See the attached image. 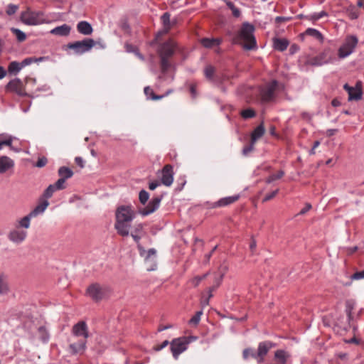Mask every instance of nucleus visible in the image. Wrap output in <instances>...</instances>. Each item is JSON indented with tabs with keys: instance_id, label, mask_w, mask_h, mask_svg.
<instances>
[{
	"instance_id": "f257e3e1",
	"label": "nucleus",
	"mask_w": 364,
	"mask_h": 364,
	"mask_svg": "<svg viewBox=\"0 0 364 364\" xmlns=\"http://www.w3.org/2000/svg\"><path fill=\"white\" fill-rule=\"evenodd\" d=\"M136 216L131 205H121L116 210V223L114 228L122 236L129 235L130 224Z\"/></svg>"
},
{
	"instance_id": "f03ea898",
	"label": "nucleus",
	"mask_w": 364,
	"mask_h": 364,
	"mask_svg": "<svg viewBox=\"0 0 364 364\" xmlns=\"http://www.w3.org/2000/svg\"><path fill=\"white\" fill-rule=\"evenodd\" d=\"M255 30V26L252 24L248 22L243 23L234 38V42L235 43H240V41H243L245 43L242 45V47L245 50H256L257 46L256 38L254 36Z\"/></svg>"
},
{
	"instance_id": "7ed1b4c3",
	"label": "nucleus",
	"mask_w": 364,
	"mask_h": 364,
	"mask_svg": "<svg viewBox=\"0 0 364 364\" xmlns=\"http://www.w3.org/2000/svg\"><path fill=\"white\" fill-rule=\"evenodd\" d=\"M177 49V44L172 40L163 43L159 50V55L160 58V68L163 74H166L171 68L172 63L170 58L174 55Z\"/></svg>"
},
{
	"instance_id": "20e7f679",
	"label": "nucleus",
	"mask_w": 364,
	"mask_h": 364,
	"mask_svg": "<svg viewBox=\"0 0 364 364\" xmlns=\"http://www.w3.org/2000/svg\"><path fill=\"white\" fill-rule=\"evenodd\" d=\"M110 293L111 289L108 286L99 283L91 284L86 290V294L95 302L107 299Z\"/></svg>"
},
{
	"instance_id": "39448f33",
	"label": "nucleus",
	"mask_w": 364,
	"mask_h": 364,
	"mask_svg": "<svg viewBox=\"0 0 364 364\" xmlns=\"http://www.w3.org/2000/svg\"><path fill=\"white\" fill-rule=\"evenodd\" d=\"M195 340H196V337L194 336H182L173 339L170 342L173 357L177 360L179 355L187 349L188 344Z\"/></svg>"
},
{
	"instance_id": "423d86ee",
	"label": "nucleus",
	"mask_w": 364,
	"mask_h": 364,
	"mask_svg": "<svg viewBox=\"0 0 364 364\" xmlns=\"http://www.w3.org/2000/svg\"><path fill=\"white\" fill-rule=\"evenodd\" d=\"M95 46V41L92 38H85L82 41H77L69 43L67 48L73 50L76 55H82L90 51Z\"/></svg>"
},
{
	"instance_id": "0eeeda50",
	"label": "nucleus",
	"mask_w": 364,
	"mask_h": 364,
	"mask_svg": "<svg viewBox=\"0 0 364 364\" xmlns=\"http://www.w3.org/2000/svg\"><path fill=\"white\" fill-rule=\"evenodd\" d=\"M355 306V301L353 299H348L346 301V318H342L338 319L336 322V325L344 331H348L351 326V321L353 320V310Z\"/></svg>"
},
{
	"instance_id": "6e6552de",
	"label": "nucleus",
	"mask_w": 364,
	"mask_h": 364,
	"mask_svg": "<svg viewBox=\"0 0 364 364\" xmlns=\"http://www.w3.org/2000/svg\"><path fill=\"white\" fill-rule=\"evenodd\" d=\"M358 40L355 36H347L344 43L339 48L338 55L340 58H345L350 55L355 50Z\"/></svg>"
},
{
	"instance_id": "1a4fd4ad",
	"label": "nucleus",
	"mask_w": 364,
	"mask_h": 364,
	"mask_svg": "<svg viewBox=\"0 0 364 364\" xmlns=\"http://www.w3.org/2000/svg\"><path fill=\"white\" fill-rule=\"evenodd\" d=\"M275 343L269 341L260 342L258 345L257 350H255L251 358L256 360L257 363H262L264 361V358L269 350L275 347Z\"/></svg>"
},
{
	"instance_id": "9d476101",
	"label": "nucleus",
	"mask_w": 364,
	"mask_h": 364,
	"mask_svg": "<svg viewBox=\"0 0 364 364\" xmlns=\"http://www.w3.org/2000/svg\"><path fill=\"white\" fill-rule=\"evenodd\" d=\"M335 58L330 49H325L323 52L310 58L308 63L313 66H321L324 64L333 63Z\"/></svg>"
},
{
	"instance_id": "9b49d317",
	"label": "nucleus",
	"mask_w": 364,
	"mask_h": 364,
	"mask_svg": "<svg viewBox=\"0 0 364 364\" xmlns=\"http://www.w3.org/2000/svg\"><path fill=\"white\" fill-rule=\"evenodd\" d=\"M278 86V81L276 80H272L267 83L264 87L260 90L261 100L264 102H269L272 101L274 97V92Z\"/></svg>"
},
{
	"instance_id": "f8f14e48",
	"label": "nucleus",
	"mask_w": 364,
	"mask_h": 364,
	"mask_svg": "<svg viewBox=\"0 0 364 364\" xmlns=\"http://www.w3.org/2000/svg\"><path fill=\"white\" fill-rule=\"evenodd\" d=\"M343 89L348 94V101H358L361 100L363 95L362 91V82L360 81H358L355 85V87H351L348 84L346 83L343 85Z\"/></svg>"
},
{
	"instance_id": "ddd939ff",
	"label": "nucleus",
	"mask_w": 364,
	"mask_h": 364,
	"mask_svg": "<svg viewBox=\"0 0 364 364\" xmlns=\"http://www.w3.org/2000/svg\"><path fill=\"white\" fill-rule=\"evenodd\" d=\"M162 198L163 195L152 198L146 206L139 209V213L142 216H146L154 213L159 208Z\"/></svg>"
},
{
	"instance_id": "4468645a",
	"label": "nucleus",
	"mask_w": 364,
	"mask_h": 364,
	"mask_svg": "<svg viewBox=\"0 0 364 364\" xmlns=\"http://www.w3.org/2000/svg\"><path fill=\"white\" fill-rule=\"evenodd\" d=\"M27 235L28 234L26 230L15 228L9 232L7 237L10 242L16 245H20L25 241L27 237Z\"/></svg>"
},
{
	"instance_id": "2eb2a0df",
	"label": "nucleus",
	"mask_w": 364,
	"mask_h": 364,
	"mask_svg": "<svg viewBox=\"0 0 364 364\" xmlns=\"http://www.w3.org/2000/svg\"><path fill=\"white\" fill-rule=\"evenodd\" d=\"M173 167L171 164H166L161 170V182L166 186H170L173 181Z\"/></svg>"
},
{
	"instance_id": "dca6fc26",
	"label": "nucleus",
	"mask_w": 364,
	"mask_h": 364,
	"mask_svg": "<svg viewBox=\"0 0 364 364\" xmlns=\"http://www.w3.org/2000/svg\"><path fill=\"white\" fill-rule=\"evenodd\" d=\"M72 334L75 337H82L81 339H85L89 336L87 326L85 321H80L75 324L72 328Z\"/></svg>"
},
{
	"instance_id": "f3484780",
	"label": "nucleus",
	"mask_w": 364,
	"mask_h": 364,
	"mask_svg": "<svg viewBox=\"0 0 364 364\" xmlns=\"http://www.w3.org/2000/svg\"><path fill=\"white\" fill-rule=\"evenodd\" d=\"M143 232V225L138 224L134 227V230L131 232V236L137 244V249L139 252V255H144L146 253V250L141 246L139 241L141 238V233Z\"/></svg>"
},
{
	"instance_id": "a211bd4d",
	"label": "nucleus",
	"mask_w": 364,
	"mask_h": 364,
	"mask_svg": "<svg viewBox=\"0 0 364 364\" xmlns=\"http://www.w3.org/2000/svg\"><path fill=\"white\" fill-rule=\"evenodd\" d=\"M6 89L16 92L19 96H25L26 93L24 91L22 81L19 78H15L9 82Z\"/></svg>"
},
{
	"instance_id": "6ab92c4d",
	"label": "nucleus",
	"mask_w": 364,
	"mask_h": 364,
	"mask_svg": "<svg viewBox=\"0 0 364 364\" xmlns=\"http://www.w3.org/2000/svg\"><path fill=\"white\" fill-rule=\"evenodd\" d=\"M21 21L26 25L34 26L40 23L38 14L31 11H24L21 14Z\"/></svg>"
},
{
	"instance_id": "aec40b11",
	"label": "nucleus",
	"mask_w": 364,
	"mask_h": 364,
	"mask_svg": "<svg viewBox=\"0 0 364 364\" xmlns=\"http://www.w3.org/2000/svg\"><path fill=\"white\" fill-rule=\"evenodd\" d=\"M87 341L80 339L77 342L71 343L69 345V350L72 355L82 354L86 349Z\"/></svg>"
},
{
	"instance_id": "412c9836",
	"label": "nucleus",
	"mask_w": 364,
	"mask_h": 364,
	"mask_svg": "<svg viewBox=\"0 0 364 364\" xmlns=\"http://www.w3.org/2000/svg\"><path fill=\"white\" fill-rule=\"evenodd\" d=\"M240 198V195H234L222 198L216 202L211 204L210 208H215L218 207H225L235 203Z\"/></svg>"
},
{
	"instance_id": "4be33fe9",
	"label": "nucleus",
	"mask_w": 364,
	"mask_h": 364,
	"mask_svg": "<svg viewBox=\"0 0 364 364\" xmlns=\"http://www.w3.org/2000/svg\"><path fill=\"white\" fill-rule=\"evenodd\" d=\"M77 31L80 34L89 36L92 33L93 28L92 25L89 22L86 21H81L78 22L77 24Z\"/></svg>"
},
{
	"instance_id": "5701e85b",
	"label": "nucleus",
	"mask_w": 364,
	"mask_h": 364,
	"mask_svg": "<svg viewBox=\"0 0 364 364\" xmlns=\"http://www.w3.org/2000/svg\"><path fill=\"white\" fill-rule=\"evenodd\" d=\"M14 166L12 159L6 156L0 157V173H4Z\"/></svg>"
},
{
	"instance_id": "b1692460",
	"label": "nucleus",
	"mask_w": 364,
	"mask_h": 364,
	"mask_svg": "<svg viewBox=\"0 0 364 364\" xmlns=\"http://www.w3.org/2000/svg\"><path fill=\"white\" fill-rule=\"evenodd\" d=\"M289 43L286 38H274L273 39V47L276 50L283 52L287 50Z\"/></svg>"
},
{
	"instance_id": "393cba45",
	"label": "nucleus",
	"mask_w": 364,
	"mask_h": 364,
	"mask_svg": "<svg viewBox=\"0 0 364 364\" xmlns=\"http://www.w3.org/2000/svg\"><path fill=\"white\" fill-rule=\"evenodd\" d=\"M71 27L67 24H63L60 26H57L50 31V33L53 35L59 36H67L70 34Z\"/></svg>"
},
{
	"instance_id": "a878e982",
	"label": "nucleus",
	"mask_w": 364,
	"mask_h": 364,
	"mask_svg": "<svg viewBox=\"0 0 364 364\" xmlns=\"http://www.w3.org/2000/svg\"><path fill=\"white\" fill-rule=\"evenodd\" d=\"M219 274L215 277V286H212L210 287V291H215L222 283L223 277L226 272H228V267L226 265H221L218 269Z\"/></svg>"
},
{
	"instance_id": "bb28decb",
	"label": "nucleus",
	"mask_w": 364,
	"mask_h": 364,
	"mask_svg": "<svg viewBox=\"0 0 364 364\" xmlns=\"http://www.w3.org/2000/svg\"><path fill=\"white\" fill-rule=\"evenodd\" d=\"M49 205L48 200H42L38 205L35 207L29 213L33 218L42 214Z\"/></svg>"
},
{
	"instance_id": "cd10ccee",
	"label": "nucleus",
	"mask_w": 364,
	"mask_h": 364,
	"mask_svg": "<svg viewBox=\"0 0 364 364\" xmlns=\"http://www.w3.org/2000/svg\"><path fill=\"white\" fill-rule=\"evenodd\" d=\"M171 15L168 12H165L161 17L163 23V30L160 33H167L172 27V23L170 20Z\"/></svg>"
},
{
	"instance_id": "c85d7f7f",
	"label": "nucleus",
	"mask_w": 364,
	"mask_h": 364,
	"mask_svg": "<svg viewBox=\"0 0 364 364\" xmlns=\"http://www.w3.org/2000/svg\"><path fill=\"white\" fill-rule=\"evenodd\" d=\"M265 133V128L263 125V123H261L258 125L252 132L251 134V141H252V144H255V142L261 138Z\"/></svg>"
},
{
	"instance_id": "c756f323",
	"label": "nucleus",
	"mask_w": 364,
	"mask_h": 364,
	"mask_svg": "<svg viewBox=\"0 0 364 364\" xmlns=\"http://www.w3.org/2000/svg\"><path fill=\"white\" fill-rule=\"evenodd\" d=\"M9 292L8 277L4 273L0 274V295H6Z\"/></svg>"
},
{
	"instance_id": "7c9ffc66",
	"label": "nucleus",
	"mask_w": 364,
	"mask_h": 364,
	"mask_svg": "<svg viewBox=\"0 0 364 364\" xmlns=\"http://www.w3.org/2000/svg\"><path fill=\"white\" fill-rule=\"evenodd\" d=\"M215 73V69L211 65H208L205 66V68H204V75H205V78L212 82H216Z\"/></svg>"
},
{
	"instance_id": "2f4dec72",
	"label": "nucleus",
	"mask_w": 364,
	"mask_h": 364,
	"mask_svg": "<svg viewBox=\"0 0 364 364\" xmlns=\"http://www.w3.org/2000/svg\"><path fill=\"white\" fill-rule=\"evenodd\" d=\"M38 335L39 339L43 343H46L49 341L50 333L45 326H42L38 328Z\"/></svg>"
},
{
	"instance_id": "473e14b6",
	"label": "nucleus",
	"mask_w": 364,
	"mask_h": 364,
	"mask_svg": "<svg viewBox=\"0 0 364 364\" xmlns=\"http://www.w3.org/2000/svg\"><path fill=\"white\" fill-rule=\"evenodd\" d=\"M221 43V40L219 38H205L201 40L202 45L205 48H213L216 46H219Z\"/></svg>"
},
{
	"instance_id": "72a5a7b5",
	"label": "nucleus",
	"mask_w": 364,
	"mask_h": 364,
	"mask_svg": "<svg viewBox=\"0 0 364 364\" xmlns=\"http://www.w3.org/2000/svg\"><path fill=\"white\" fill-rule=\"evenodd\" d=\"M144 92L147 100H159L164 97V95H156L153 90L149 86L145 87L144 89Z\"/></svg>"
},
{
	"instance_id": "f704fd0d",
	"label": "nucleus",
	"mask_w": 364,
	"mask_h": 364,
	"mask_svg": "<svg viewBox=\"0 0 364 364\" xmlns=\"http://www.w3.org/2000/svg\"><path fill=\"white\" fill-rule=\"evenodd\" d=\"M23 68L21 67V63L17 61H12L9 63L8 66V72L11 75H16L20 70Z\"/></svg>"
},
{
	"instance_id": "c9c22d12",
	"label": "nucleus",
	"mask_w": 364,
	"mask_h": 364,
	"mask_svg": "<svg viewBox=\"0 0 364 364\" xmlns=\"http://www.w3.org/2000/svg\"><path fill=\"white\" fill-rule=\"evenodd\" d=\"M58 173L60 178L68 179L73 176V171L67 166H61L58 171Z\"/></svg>"
},
{
	"instance_id": "e433bc0d",
	"label": "nucleus",
	"mask_w": 364,
	"mask_h": 364,
	"mask_svg": "<svg viewBox=\"0 0 364 364\" xmlns=\"http://www.w3.org/2000/svg\"><path fill=\"white\" fill-rule=\"evenodd\" d=\"M288 356L284 350H277L274 353V358L281 364H286Z\"/></svg>"
},
{
	"instance_id": "4c0bfd02",
	"label": "nucleus",
	"mask_w": 364,
	"mask_h": 364,
	"mask_svg": "<svg viewBox=\"0 0 364 364\" xmlns=\"http://www.w3.org/2000/svg\"><path fill=\"white\" fill-rule=\"evenodd\" d=\"M305 34L309 36H312L313 38L318 41H322L323 38L321 33L315 28H307L305 31Z\"/></svg>"
},
{
	"instance_id": "58836bf2",
	"label": "nucleus",
	"mask_w": 364,
	"mask_h": 364,
	"mask_svg": "<svg viewBox=\"0 0 364 364\" xmlns=\"http://www.w3.org/2000/svg\"><path fill=\"white\" fill-rule=\"evenodd\" d=\"M33 217L30 213L22 218L20 220H18V227L28 229L30 228L31 220Z\"/></svg>"
},
{
	"instance_id": "ea45409f",
	"label": "nucleus",
	"mask_w": 364,
	"mask_h": 364,
	"mask_svg": "<svg viewBox=\"0 0 364 364\" xmlns=\"http://www.w3.org/2000/svg\"><path fill=\"white\" fill-rule=\"evenodd\" d=\"M56 191L58 190L54 186V184L49 185L43 193V197L45 198L44 200H47L51 198Z\"/></svg>"
},
{
	"instance_id": "a19ab883",
	"label": "nucleus",
	"mask_w": 364,
	"mask_h": 364,
	"mask_svg": "<svg viewBox=\"0 0 364 364\" xmlns=\"http://www.w3.org/2000/svg\"><path fill=\"white\" fill-rule=\"evenodd\" d=\"M11 31L14 34L19 42H23L26 40V36L24 32L16 28H11Z\"/></svg>"
},
{
	"instance_id": "79ce46f5",
	"label": "nucleus",
	"mask_w": 364,
	"mask_h": 364,
	"mask_svg": "<svg viewBox=\"0 0 364 364\" xmlns=\"http://www.w3.org/2000/svg\"><path fill=\"white\" fill-rule=\"evenodd\" d=\"M240 115L243 119H247L255 117L256 115V112L253 109L248 108V109L242 110L240 112Z\"/></svg>"
},
{
	"instance_id": "37998d69",
	"label": "nucleus",
	"mask_w": 364,
	"mask_h": 364,
	"mask_svg": "<svg viewBox=\"0 0 364 364\" xmlns=\"http://www.w3.org/2000/svg\"><path fill=\"white\" fill-rule=\"evenodd\" d=\"M285 173L284 171L280 170L277 173L270 175L267 179L266 183H271L276 180L282 178L284 176Z\"/></svg>"
},
{
	"instance_id": "c03bdc74",
	"label": "nucleus",
	"mask_w": 364,
	"mask_h": 364,
	"mask_svg": "<svg viewBox=\"0 0 364 364\" xmlns=\"http://www.w3.org/2000/svg\"><path fill=\"white\" fill-rule=\"evenodd\" d=\"M348 16L351 20L357 19L359 16V11L355 7L351 6L350 7L348 11Z\"/></svg>"
},
{
	"instance_id": "a18cd8bd",
	"label": "nucleus",
	"mask_w": 364,
	"mask_h": 364,
	"mask_svg": "<svg viewBox=\"0 0 364 364\" xmlns=\"http://www.w3.org/2000/svg\"><path fill=\"white\" fill-rule=\"evenodd\" d=\"M149 198V193L146 191H145V190L140 191V192L139 193V199L140 203L142 205H145L148 202Z\"/></svg>"
},
{
	"instance_id": "49530a36",
	"label": "nucleus",
	"mask_w": 364,
	"mask_h": 364,
	"mask_svg": "<svg viewBox=\"0 0 364 364\" xmlns=\"http://www.w3.org/2000/svg\"><path fill=\"white\" fill-rule=\"evenodd\" d=\"M202 314V310L197 311L196 314L190 319L189 323L193 326L198 325L200 322V316Z\"/></svg>"
},
{
	"instance_id": "de8ad7c7",
	"label": "nucleus",
	"mask_w": 364,
	"mask_h": 364,
	"mask_svg": "<svg viewBox=\"0 0 364 364\" xmlns=\"http://www.w3.org/2000/svg\"><path fill=\"white\" fill-rule=\"evenodd\" d=\"M156 250L154 248H151L148 251L146 250V253L144 255H140L143 257L146 261H149L151 259L152 257H156Z\"/></svg>"
},
{
	"instance_id": "09e8293b",
	"label": "nucleus",
	"mask_w": 364,
	"mask_h": 364,
	"mask_svg": "<svg viewBox=\"0 0 364 364\" xmlns=\"http://www.w3.org/2000/svg\"><path fill=\"white\" fill-rule=\"evenodd\" d=\"M18 9V6L13 4H10L7 6L6 9V14L8 16H11L14 14Z\"/></svg>"
},
{
	"instance_id": "8fccbe9b",
	"label": "nucleus",
	"mask_w": 364,
	"mask_h": 364,
	"mask_svg": "<svg viewBox=\"0 0 364 364\" xmlns=\"http://www.w3.org/2000/svg\"><path fill=\"white\" fill-rule=\"evenodd\" d=\"M66 180L67 179L65 178L60 177V178L55 183H53L58 191L63 190L65 188V183Z\"/></svg>"
},
{
	"instance_id": "3c124183",
	"label": "nucleus",
	"mask_w": 364,
	"mask_h": 364,
	"mask_svg": "<svg viewBox=\"0 0 364 364\" xmlns=\"http://www.w3.org/2000/svg\"><path fill=\"white\" fill-rule=\"evenodd\" d=\"M328 16L327 12H326L325 11H321L319 13H314V14H311L309 19L313 20V21H317V20H318L324 16Z\"/></svg>"
},
{
	"instance_id": "603ef678",
	"label": "nucleus",
	"mask_w": 364,
	"mask_h": 364,
	"mask_svg": "<svg viewBox=\"0 0 364 364\" xmlns=\"http://www.w3.org/2000/svg\"><path fill=\"white\" fill-rule=\"evenodd\" d=\"M254 351H255V349L252 348H247L244 349L242 351V358L245 360L249 359L250 358L252 357V354L253 353Z\"/></svg>"
},
{
	"instance_id": "864d4df0",
	"label": "nucleus",
	"mask_w": 364,
	"mask_h": 364,
	"mask_svg": "<svg viewBox=\"0 0 364 364\" xmlns=\"http://www.w3.org/2000/svg\"><path fill=\"white\" fill-rule=\"evenodd\" d=\"M169 341L168 340H165L164 341L162 342L161 344L160 345H156V346H154L153 347V350L154 351H160L162 349H164V348H166L168 344H169Z\"/></svg>"
},
{
	"instance_id": "5fc2aeb1",
	"label": "nucleus",
	"mask_w": 364,
	"mask_h": 364,
	"mask_svg": "<svg viewBox=\"0 0 364 364\" xmlns=\"http://www.w3.org/2000/svg\"><path fill=\"white\" fill-rule=\"evenodd\" d=\"M278 192H279V190L277 189L269 193H267L263 198L262 202L264 203V202L270 200L271 199H272L273 198H274L276 196V195L278 193Z\"/></svg>"
},
{
	"instance_id": "6e6d98bb",
	"label": "nucleus",
	"mask_w": 364,
	"mask_h": 364,
	"mask_svg": "<svg viewBox=\"0 0 364 364\" xmlns=\"http://www.w3.org/2000/svg\"><path fill=\"white\" fill-rule=\"evenodd\" d=\"M35 62H36V58H33V57L26 58L21 62V67L24 68L25 66L29 65L31 63H35Z\"/></svg>"
},
{
	"instance_id": "4d7b16f0",
	"label": "nucleus",
	"mask_w": 364,
	"mask_h": 364,
	"mask_svg": "<svg viewBox=\"0 0 364 364\" xmlns=\"http://www.w3.org/2000/svg\"><path fill=\"white\" fill-rule=\"evenodd\" d=\"M255 144H252V141H250V144L245 146L242 149V154L247 156L250 152L254 149Z\"/></svg>"
},
{
	"instance_id": "13d9d810",
	"label": "nucleus",
	"mask_w": 364,
	"mask_h": 364,
	"mask_svg": "<svg viewBox=\"0 0 364 364\" xmlns=\"http://www.w3.org/2000/svg\"><path fill=\"white\" fill-rule=\"evenodd\" d=\"M48 162V159L46 157L43 156L41 158H39L38 161L36 162V166L38 168H42L46 165Z\"/></svg>"
},
{
	"instance_id": "bf43d9fd",
	"label": "nucleus",
	"mask_w": 364,
	"mask_h": 364,
	"mask_svg": "<svg viewBox=\"0 0 364 364\" xmlns=\"http://www.w3.org/2000/svg\"><path fill=\"white\" fill-rule=\"evenodd\" d=\"M352 279L358 280L364 279V269L362 271L356 272L351 276Z\"/></svg>"
},
{
	"instance_id": "052dcab7",
	"label": "nucleus",
	"mask_w": 364,
	"mask_h": 364,
	"mask_svg": "<svg viewBox=\"0 0 364 364\" xmlns=\"http://www.w3.org/2000/svg\"><path fill=\"white\" fill-rule=\"evenodd\" d=\"M208 274H205L203 276H197L195 278H193L192 283L195 287H197L200 282L205 279L207 277Z\"/></svg>"
},
{
	"instance_id": "680f3d73",
	"label": "nucleus",
	"mask_w": 364,
	"mask_h": 364,
	"mask_svg": "<svg viewBox=\"0 0 364 364\" xmlns=\"http://www.w3.org/2000/svg\"><path fill=\"white\" fill-rule=\"evenodd\" d=\"M291 17H286V16H277L274 19L275 23L277 24L282 23L283 22L289 21L291 20Z\"/></svg>"
},
{
	"instance_id": "e2e57ef3",
	"label": "nucleus",
	"mask_w": 364,
	"mask_h": 364,
	"mask_svg": "<svg viewBox=\"0 0 364 364\" xmlns=\"http://www.w3.org/2000/svg\"><path fill=\"white\" fill-rule=\"evenodd\" d=\"M75 161L78 166H80V168H84L85 161L82 157H80V156L75 157Z\"/></svg>"
},
{
	"instance_id": "0e129e2a",
	"label": "nucleus",
	"mask_w": 364,
	"mask_h": 364,
	"mask_svg": "<svg viewBox=\"0 0 364 364\" xmlns=\"http://www.w3.org/2000/svg\"><path fill=\"white\" fill-rule=\"evenodd\" d=\"M311 208V205L310 203H306L305 207H304L299 213V215H304L306 214L310 209Z\"/></svg>"
},
{
	"instance_id": "69168bd1",
	"label": "nucleus",
	"mask_w": 364,
	"mask_h": 364,
	"mask_svg": "<svg viewBox=\"0 0 364 364\" xmlns=\"http://www.w3.org/2000/svg\"><path fill=\"white\" fill-rule=\"evenodd\" d=\"M160 185V183L157 181H152L151 183H149V188L150 190L151 191H154V189H156Z\"/></svg>"
},
{
	"instance_id": "338daca9",
	"label": "nucleus",
	"mask_w": 364,
	"mask_h": 364,
	"mask_svg": "<svg viewBox=\"0 0 364 364\" xmlns=\"http://www.w3.org/2000/svg\"><path fill=\"white\" fill-rule=\"evenodd\" d=\"M299 50V46L296 44H292L289 48L290 54H294Z\"/></svg>"
},
{
	"instance_id": "774afa93",
	"label": "nucleus",
	"mask_w": 364,
	"mask_h": 364,
	"mask_svg": "<svg viewBox=\"0 0 364 364\" xmlns=\"http://www.w3.org/2000/svg\"><path fill=\"white\" fill-rule=\"evenodd\" d=\"M256 247H257L256 240L253 237H252L250 243V250L253 252L255 251V250L256 249Z\"/></svg>"
}]
</instances>
